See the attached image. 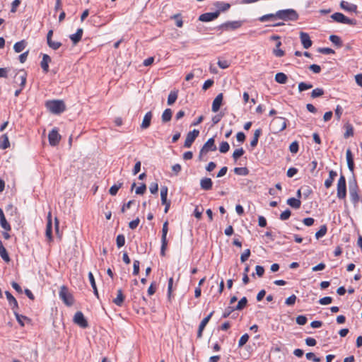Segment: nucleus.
<instances>
[{"label": "nucleus", "instance_id": "37", "mask_svg": "<svg viewBox=\"0 0 362 362\" xmlns=\"http://www.w3.org/2000/svg\"><path fill=\"white\" fill-rule=\"evenodd\" d=\"M10 146V143L8 140V137L6 134H3L1 136L0 140V148L1 149H6Z\"/></svg>", "mask_w": 362, "mask_h": 362}, {"label": "nucleus", "instance_id": "39", "mask_svg": "<svg viewBox=\"0 0 362 362\" xmlns=\"http://www.w3.org/2000/svg\"><path fill=\"white\" fill-rule=\"evenodd\" d=\"M281 45V42L278 41L276 44V48L273 51L274 54L277 57H281L284 55V51L279 48Z\"/></svg>", "mask_w": 362, "mask_h": 362}, {"label": "nucleus", "instance_id": "46", "mask_svg": "<svg viewBox=\"0 0 362 362\" xmlns=\"http://www.w3.org/2000/svg\"><path fill=\"white\" fill-rule=\"evenodd\" d=\"M230 149L229 144L227 141H222L219 146V151L222 153H227Z\"/></svg>", "mask_w": 362, "mask_h": 362}, {"label": "nucleus", "instance_id": "31", "mask_svg": "<svg viewBox=\"0 0 362 362\" xmlns=\"http://www.w3.org/2000/svg\"><path fill=\"white\" fill-rule=\"evenodd\" d=\"M276 12L275 13H269L264 15L262 16H260L258 20L260 22H267V21H274L278 19L276 17Z\"/></svg>", "mask_w": 362, "mask_h": 362}, {"label": "nucleus", "instance_id": "34", "mask_svg": "<svg viewBox=\"0 0 362 362\" xmlns=\"http://www.w3.org/2000/svg\"><path fill=\"white\" fill-rule=\"evenodd\" d=\"M287 204L292 208L297 209L300 207L301 202L300 201L299 199H296V198L292 197V198L288 199Z\"/></svg>", "mask_w": 362, "mask_h": 362}, {"label": "nucleus", "instance_id": "43", "mask_svg": "<svg viewBox=\"0 0 362 362\" xmlns=\"http://www.w3.org/2000/svg\"><path fill=\"white\" fill-rule=\"evenodd\" d=\"M327 230V228L326 225L321 226L320 230L318 231H317L315 233V238L317 239H320V238H322L323 236L325 235Z\"/></svg>", "mask_w": 362, "mask_h": 362}, {"label": "nucleus", "instance_id": "7", "mask_svg": "<svg viewBox=\"0 0 362 362\" xmlns=\"http://www.w3.org/2000/svg\"><path fill=\"white\" fill-rule=\"evenodd\" d=\"M243 21H227L220 25L218 26V29L226 31L235 30L240 28L243 25Z\"/></svg>", "mask_w": 362, "mask_h": 362}, {"label": "nucleus", "instance_id": "3", "mask_svg": "<svg viewBox=\"0 0 362 362\" xmlns=\"http://www.w3.org/2000/svg\"><path fill=\"white\" fill-rule=\"evenodd\" d=\"M46 107L51 112L54 114H60L63 112L66 109L64 103L59 100L47 101L46 103Z\"/></svg>", "mask_w": 362, "mask_h": 362}, {"label": "nucleus", "instance_id": "35", "mask_svg": "<svg viewBox=\"0 0 362 362\" xmlns=\"http://www.w3.org/2000/svg\"><path fill=\"white\" fill-rule=\"evenodd\" d=\"M288 77L284 73L279 72L275 75V81L280 84L286 83Z\"/></svg>", "mask_w": 362, "mask_h": 362}, {"label": "nucleus", "instance_id": "62", "mask_svg": "<svg viewBox=\"0 0 362 362\" xmlns=\"http://www.w3.org/2000/svg\"><path fill=\"white\" fill-rule=\"evenodd\" d=\"M250 256V250L246 249L240 256V261L245 262Z\"/></svg>", "mask_w": 362, "mask_h": 362}, {"label": "nucleus", "instance_id": "25", "mask_svg": "<svg viewBox=\"0 0 362 362\" xmlns=\"http://www.w3.org/2000/svg\"><path fill=\"white\" fill-rule=\"evenodd\" d=\"M51 62V58L49 55L45 54L42 57L40 66L45 73H47L49 71V63Z\"/></svg>", "mask_w": 362, "mask_h": 362}, {"label": "nucleus", "instance_id": "36", "mask_svg": "<svg viewBox=\"0 0 362 362\" xmlns=\"http://www.w3.org/2000/svg\"><path fill=\"white\" fill-rule=\"evenodd\" d=\"M172 110L169 108L165 109L161 116L162 122L165 123L170 121L172 118Z\"/></svg>", "mask_w": 362, "mask_h": 362}, {"label": "nucleus", "instance_id": "23", "mask_svg": "<svg viewBox=\"0 0 362 362\" xmlns=\"http://www.w3.org/2000/svg\"><path fill=\"white\" fill-rule=\"evenodd\" d=\"M346 162H347V165H348L349 170L353 173L354 169V163L353 155H352V153L350 149L346 150Z\"/></svg>", "mask_w": 362, "mask_h": 362}, {"label": "nucleus", "instance_id": "56", "mask_svg": "<svg viewBox=\"0 0 362 362\" xmlns=\"http://www.w3.org/2000/svg\"><path fill=\"white\" fill-rule=\"evenodd\" d=\"M299 145L298 141H293L292 142L289 146V151L292 153H296L298 151Z\"/></svg>", "mask_w": 362, "mask_h": 362}, {"label": "nucleus", "instance_id": "50", "mask_svg": "<svg viewBox=\"0 0 362 362\" xmlns=\"http://www.w3.org/2000/svg\"><path fill=\"white\" fill-rule=\"evenodd\" d=\"M117 246L119 248L124 245L125 244V237L124 235L120 234L117 236L116 238Z\"/></svg>", "mask_w": 362, "mask_h": 362}, {"label": "nucleus", "instance_id": "33", "mask_svg": "<svg viewBox=\"0 0 362 362\" xmlns=\"http://www.w3.org/2000/svg\"><path fill=\"white\" fill-rule=\"evenodd\" d=\"M0 256L6 262H10L9 255L3 245L1 240H0Z\"/></svg>", "mask_w": 362, "mask_h": 362}, {"label": "nucleus", "instance_id": "17", "mask_svg": "<svg viewBox=\"0 0 362 362\" xmlns=\"http://www.w3.org/2000/svg\"><path fill=\"white\" fill-rule=\"evenodd\" d=\"M341 8L348 12L356 13L357 11V6L356 4L349 3L346 1H341L340 3Z\"/></svg>", "mask_w": 362, "mask_h": 362}, {"label": "nucleus", "instance_id": "30", "mask_svg": "<svg viewBox=\"0 0 362 362\" xmlns=\"http://www.w3.org/2000/svg\"><path fill=\"white\" fill-rule=\"evenodd\" d=\"M261 134H262V129H256L255 131L254 135H253V138H252V139L250 141V146H251L252 148H255V147L257 146V145L258 144L259 138Z\"/></svg>", "mask_w": 362, "mask_h": 362}, {"label": "nucleus", "instance_id": "57", "mask_svg": "<svg viewBox=\"0 0 362 362\" xmlns=\"http://www.w3.org/2000/svg\"><path fill=\"white\" fill-rule=\"evenodd\" d=\"M296 298H297L294 294L290 296L288 298H287L286 299V301H285L286 305H287L288 306L293 305L296 303Z\"/></svg>", "mask_w": 362, "mask_h": 362}, {"label": "nucleus", "instance_id": "45", "mask_svg": "<svg viewBox=\"0 0 362 362\" xmlns=\"http://www.w3.org/2000/svg\"><path fill=\"white\" fill-rule=\"evenodd\" d=\"M123 183L122 182H119L118 184H116V185H112L110 189H109V192L110 194L112 195V196H115L117 194L118 190L119 189V188L122 186Z\"/></svg>", "mask_w": 362, "mask_h": 362}, {"label": "nucleus", "instance_id": "28", "mask_svg": "<svg viewBox=\"0 0 362 362\" xmlns=\"http://www.w3.org/2000/svg\"><path fill=\"white\" fill-rule=\"evenodd\" d=\"M83 35V29L78 28L76 33L72 34L69 36L71 40L73 42L74 45H76L82 37Z\"/></svg>", "mask_w": 362, "mask_h": 362}, {"label": "nucleus", "instance_id": "13", "mask_svg": "<svg viewBox=\"0 0 362 362\" xmlns=\"http://www.w3.org/2000/svg\"><path fill=\"white\" fill-rule=\"evenodd\" d=\"M48 139H49V144L51 146H54L59 144V142L61 139V136L59 134V133L56 129H53L49 133Z\"/></svg>", "mask_w": 362, "mask_h": 362}, {"label": "nucleus", "instance_id": "53", "mask_svg": "<svg viewBox=\"0 0 362 362\" xmlns=\"http://www.w3.org/2000/svg\"><path fill=\"white\" fill-rule=\"evenodd\" d=\"M349 192L358 191V185L355 178L353 180H350L349 183Z\"/></svg>", "mask_w": 362, "mask_h": 362}, {"label": "nucleus", "instance_id": "6", "mask_svg": "<svg viewBox=\"0 0 362 362\" xmlns=\"http://www.w3.org/2000/svg\"><path fill=\"white\" fill-rule=\"evenodd\" d=\"M168 232V222L165 221L163 224L162 228V236H161V247H160V255L162 256L165 255V252L168 245L167 240V234Z\"/></svg>", "mask_w": 362, "mask_h": 362}, {"label": "nucleus", "instance_id": "1", "mask_svg": "<svg viewBox=\"0 0 362 362\" xmlns=\"http://www.w3.org/2000/svg\"><path fill=\"white\" fill-rule=\"evenodd\" d=\"M276 16L278 19L285 21H296L298 18V13L292 8L279 10Z\"/></svg>", "mask_w": 362, "mask_h": 362}, {"label": "nucleus", "instance_id": "55", "mask_svg": "<svg viewBox=\"0 0 362 362\" xmlns=\"http://www.w3.org/2000/svg\"><path fill=\"white\" fill-rule=\"evenodd\" d=\"M217 64L221 69H225L229 67L230 62L228 60L218 59Z\"/></svg>", "mask_w": 362, "mask_h": 362}, {"label": "nucleus", "instance_id": "52", "mask_svg": "<svg viewBox=\"0 0 362 362\" xmlns=\"http://www.w3.org/2000/svg\"><path fill=\"white\" fill-rule=\"evenodd\" d=\"M313 88V85L311 83H307L305 82H300L298 84V90L300 92L310 89Z\"/></svg>", "mask_w": 362, "mask_h": 362}, {"label": "nucleus", "instance_id": "54", "mask_svg": "<svg viewBox=\"0 0 362 362\" xmlns=\"http://www.w3.org/2000/svg\"><path fill=\"white\" fill-rule=\"evenodd\" d=\"M47 45H49V47L50 48H52L54 50L58 49L62 46V43L61 42H54V41H52V40H49L47 42Z\"/></svg>", "mask_w": 362, "mask_h": 362}, {"label": "nucleus", "instance_id": "42", "mask_svg": "<svg viewBox=\"0 0 362 362\" xmlns=\"http://www.w3.org/2000/svg\"><path fill=\"white\" fill-rule=\"evenodd\" d=\"M247 303V298L243 297L239 300L237 305L235 306V309L236 310H241L246 306Z\"/></svg>", "mask_w": 362, "mask_h": 362}, {"label": "nucleus", "instance_id": "44", "mask_svg": "<svg viewBox=\"0 0 362 362\" xmlns=\"http://www.w3.org/2000/svg\"><path fill=\"white\" fill-rule=\"evenodd\" d=\"M346 132L344 134V138H349L354 135V128L351 124H346L345 125Z\"/></svg>", "mask_w": 362, "mask_h": 362}, {"label": "nucleus", "instance_id": "49", "mask_svg": "<svg viewBox=\"0 0 362 362\" xmlns=\"http://www.w3.org/2000/svg\"><path fill=\"white\" fill-rule=\"evenodd\" d=\"M324 94V90L322 88H317L313 89L311 92V97L313 98H318L322 96Z\"/></svg>", "mask_w": 362, "mask_h": 362}, {"label": "nucleus", "instance_id": "5", "mask_svg": "<svg viewBox=\"0 0 362 362\" xmlns=\"http://www.w3.org/2000/svg\"><path fill=\"white\" fill-rule=\"evenodd\" d=\"M337 196L339 199H344L346 197V178L341 175L337 182Z\"/></svg>", "mask_w": 362, "mask_h": 362}, {"label": "nucleus", "instance_id": "2", "mask_svg": "<svg viewBox=\"0 0 362 362\" xmlns=\"http://www.w3.org/2000/svg\"><path fill=\"white\" fill-rule=\"evenodd\" d=\"M287 119L283 117H274L270 124L271 129L274 134L282 132L286 128Z\"/></svg>", "mask_w": 362, "mask_h": 362}, {"label": "nucleus", "instance_id": "48", "mask_svg": "<svg viewBox=\"0 0 362 362\" xmlns=\"http://www.w3.org/2000/svg\"><path fill=\"white\" fill-rule=\"evenodd\" d=\"M245 153V151L243 148L235 149L233 153V158L235 161H237V160L241 157Z\"/></svg>", "mask_w": 362, "mask_h": 362}, {"label": "nucleus", "instance_id": "15", "mask_svg": "<svg viewBox=\"0 0 362 362\" xmlns=\"http://www.w3.org/2000/svg\"><path fill=\"white\" fill-rule=\"evenodd\" d=\"M218 17V12L205 13L199 16V20L202 22H209Z\"/></svg>", "mask_w": 362, "mask_h": 362}, {"label": "nucleus", "instance_id": "59", "mask_svg": "<svg viewBox=\"0 0 362 362\" xmlns=\"http://www.w3.org/2000/svg\"><path fill=\"white\" fill-rule=\"evenodd\" d=\"M249 339V335L247 334H243L238 341V346L241 347L245 345Z\"/></svg>", "mask_w": 362, "mask_h": 362}, {"label": "nucleus", "instance_id": "18", "mask_svg": "<svg viewBox=\"0 0 362 362\" xmlns=\"http://www.w3.org/2000/svg\"><path fill=\"white\" fill-rule=\"evenodd\" d=\"M52 214L49 211L47 214V223L46 226L45 235L48 240L50 241L52 240Z\"/></svg>", "mask_w": 362, "mask_h": 362}, {"label": "nucleus", "instance_id": "32", "mask_svg": "<svg viewBox=\"0 0 362 362\" xmlns=\"http://www.w3.org/2000/svg\"><path fill=\"white\" fill-rule=\"evenodd\" d=\"M27 42L24 40L17 42L13 45L14 51L16 53L21 52L25 48Z\"/></svg>", "mask_w": 362, "mask_h": 362}, {"label": "nucleus", "instance_id": "58", "mask_svg": "<svg viewBox=\"0 0 362 362\" xmlns=\"http://www.w3.org/2000/svg\"><path fill=\"white\" fill-rule=\"evenodd\" d=\"M234 310H236L235 309V307L228 306L225 309L224 312L223 313L222 317L227 318Z\"/></svg>", "mask_w": 362, "mask_h": 362}, {"label": "nucleus", "instance_id": "11", "mask_svg": "<svg viewBox=\"0 0 362 362\" xmlns=\"http://www.w3.org/2000/svg\"><path fill=\"white\" fill-rule=\"evenodd\" d=\"M199 134V131L197 129H194L193 131L188 132L186 136L184 146L185 148H190Z\"/></svg>", "mask_w": 362, "mask_h": 362}, {"label": "nucleus", "instance_id": "64", "mask_svg": "<svg viewBox=\"0 0 362 362\" xmlns=\"http://www.w3.org/2000/svg\"><path fill=\"white\" fill-rule=\"evenodd\" d=\"M332 298L329 296L322 298L319 300V303L321 305H329L332 303Z\"/></svg>", "mask_w": 362, "mask_h": 362}, {"label": "nucleus", "instance_id": "27", "mask_svg": "<svg viewBox=\"0 0 362 362\" xmlns=\"http://www.w3.org/2000/svg\"><path fill=\"white\" fill-rule=\"evenodd\" d=\"M0 224H1V226L6 231H8L11 230V226L7 222V221L5 218L4 211L1 208H0Z\"/></svg>", "mask_w": 362, "mask_h": 362}, {"label": "nucleus", "instance_id": "51", "mask_svg": "<svg viewBox=\"0 0 362 362\" xmlns=\"http://www.w3.org/2000/svg\"><path fill=\"white\" fill-rule=\"evenodd\" d=\"M350 199L352 203L356 205L359 202V196L358 194V191L349 192Z\"/></svg>", "mask_w": 362, "mask_h": 362}, {"label": "nucleus", "instance_id": "47", "mask_svg": "<svg viewBox=\"0 0 362 362\" xmlns=\"http://www.w3.org/2000/svg\"><path fill=\"white\" fill-rule=\"evenodd\" d=\"M329 40L338 47H341L342 45L341 40L340 37L337 35H332L329 36Z\"/></svg>", "mask_w": 362, "mask_h": 362}, {"label": "nucleus", "instance_id": "21", "mask_svg": "<svg viewBox=\"0 0 362 362\" xmlns=\"http://www.w3.org/2000/svg\"><path fill=\"white\" fill-rule=\"evenodd\" d=\"M214 6L217 8L216 12H218V16L221 12H225L230 8V4L223 1H216L214 3Z\"/></svg>", "mask_w": 362, "mask_h": 362}, {"label": "nucleus", "instance_id": "29", "mask_svg": "<svg viewBox=\"0 0 362 362\" xmlns=\"http://www.w3.org/2000/svg\"><path fill=\"white\" fill-rule=\"evenodd\" d=\"M124 300V296L123 295L122 289L117 290V295L115 298L113 299V303L117 306H122Z\"/></svg>", "mask_w": 362, "mask_h": 362}, {"label": "nucleus", "instance_id": "14", "mask_svg": "<svg viewBox=\"0 0 362 362\" xmlns=\"http://www.w3.org/2000/svg\"><path fill=\"white\" fill-rule=\"evenodd\" d=\"M214 311L211 312L206 317H204L202 322H200L199 325V329L197 332V337L201 338L202 337V332L204 329L205 327L208 324L209 321L210 320L211 317H212L214 314Z\"/></svg>", "mask_w": 362, "mask_h": 362}, {"label": "nucleus", "instance_id": "20", "mask_svg": "<svg viewBox=\"0 0 362 362\" xmlns=\"http://www.w3.org/2000/svg\"><path fill=\"white\" fill-rule=\"evenodd\" d=\"M15 78L16 79L20 80V81H21L20 86L22 88H24L25 83H26V78H27L26 72L23 69L19 70L16 74Z\"/></svg>", "mask_w": 362, "mask_h": 362}, {"label": "nucleus", "instance_id": "8", "mask_svg": "<svg viewBox=\"0 0 362 362\" xmlns=\"http://www.w3.org/2000/svg\"><path fill=\"white\" fill-rule=\"evenodd\" d=\"M331 18L337 23L347 25H356V20L349 18L341 13H334L331 16Z\"/></svg>", "mask_w": 362, "mask_h": 362}, {"label": "nucleus", "instance_id": "16", "mask_svg": "<svg viewBox=\"0 0 362 362\" xmlns=\"http://www.w3.org/2000/svg\"><path fill=\"white\" fill-rule=\"evenodd\" d=\"M300 38L302 45L305 49H308L312 46V41H311L310 36L308 33H304V32H300Z\"/></svg>", "mask_w": 362, "mask_h": 362}, {"label": "nucleus", "instance_id": "61", "mask_svg": "<svg viewBox=\"0 0 362 362\" xmlns=\"http://www.w3.org/2000/svg\"><path fill=\"white\" fill-rule=\"evenodd\" d=\"M307 317L305 315H298L296 317V323L299 325H304L307 322Z\"/></svg>", "mask_w": 362, "mask_h": 362}, {"label": "nucleus", "instance_id": "40", "mask_svg": "<svg viewBox=\"0 0 362 362\" xmlns=\"http://www.w3.org/2000/svg\"><path fill=\"white\" fill-rule=\"evenodd\" d=\"M177 98V91H171L168 97V105H172Z\"/></svg>", "mask_w": 362, "mask_h": 362}, {"label": "nucleus", "instance_id": "22", "mask_svg": "<svg viewBox=\"0 0 362 362\" xmlns=\"http://www.w3.org/2000/svg\"><path fill=\"white\" fill-rule=\"evenodd\" d=\"M153 115L151 111L146 113V115L144 117L142 123L141 124V128L143 129H146L149 127L151 124V121L152 119Z\"/></svg>", "mask_w": 362, "mask_h": 362}, {"label": "nucleus", "instance_id": "41", "mask_svg": "<svg viewBox=\"0 0 362 362\" xmlns=\"http://www.w3.org/2000/svg\"><path fill=\"white\" fill-rule=\"evenodd\" d=\"M234 173L239 175H247L249 173V170L245 167H237L234 168Z\"/></svg>", "mask_w": 362, "mask_h": 362}, {"label": "nucleus", "instance_id": "26", "mask_svg": "<svg viewBox=\"0 0 362 362\" xmlns=\"http://www.w3.org/2000/svg\"><path fill=\"white\" fill-rule=\"evenodd\" d=\"M5 295L12 309H17L18 308V302L16 299L13 296V295L9 291H6Z\"/></svg>", "mask_w": 362, "mask_h": 362}, {"label": "nucleus", "instance_id": "12", "mask_svg": "<svg viewBox=\"0 0 362 362\" xmlns=\"http://www.w3.org/2000/svg\"><path fill=\"white\" fill-rule=\"evenodd\" d=\"M74 322L82 328H86L88 326L87 320L81 311H78L75 313L74 317Z\"/></svg>", "mask_w": 362, "mask_h": 362}, {"label": "nucleus", "instance_id": "38", "mask_svg": "<svg viewBox=\"0 0 362 362\" xmlns=\"http://www.w3.org/2000/svg\"><path fill=\"white\" fill-rule=\"evenodd\" d=\"M88 279H89L90 284H91V286L93 289L94 294L98 298V289L96 287L95 281L93 273L90 272L88 273Z\"/></svg>", "mask_w": 362, "mask_h": 362}, {"label": "nucleus", "instance_id": "4", "mask_svg": "<svg viewBox=\"0 0 362 362\" xmlns=\"http://www.w3.org/2000/svg\"><path fill=\"white\" fill-rule=\"evenodd\" d=\"M214 142H215L214 139L210 138L204 144V146H202V148L200 150L199 155V159L200 160H206V159H204V156L209 151H215L216 150V146Z\"/></svg>", "mask_w": 362, "mask_h": 362}, {"label": "nucleus", "instance_id": "60", "mask_svg": "<svg viewBox=\"0 0 362 362\" xmlns=\"http://www.w3.org/2000/svg\"><path fill=\"white\" fill-rule=\"evenodd\" d=\"M291 212L289 209H286L280 214V219L286 221L291 216Z\"/></svg>", "mask_w": 362, "mask_h": 362}, {"label": "nucleus", "instance_id": "24", "mask_svg": "<svg viewBox=\"0 0 362 362\" xmlns=\"http://www.w3.org/2000/svg\"><path fill=\"white\" fill-rule=\"evenodd\" d=\"M213 182L211 178L204 177L200 180V187L204 190H210L212 188Z\"/></svg>", "mask_w": 362, "mask_h": 362}, {"label": "nucleus", "instance_id": "63", "mask_svg": "<svg viewBox=\"0 0 362 362\" xmlns=\"http://www.w3.org/2000/svg\"><path fill=\"white\" fill-rule=\"evenodd\" d=\"M305 356H306L307 359L313 360L314 362H320L321 361V359L318 357H316L315 355L312 352L307 353Z\"/></svg>", "mask_w": 362, "mask_h": 362}, {"label": "nucleus", "instance_id": "10", "mask_svg": "<svg viewBox=\"0 0 362 362\" xmlns=\"http://www.w3.org/2000/svg\"><path fill=\"white\" fill-rule=\"evenodd\" d=\"M168 191V189L166 186L161 187V189H160L161 203H162V204L165 205V209H164L165 213H167L168 211L170 206V202L168 201V199H167Z\"/></svg>", "mask_w": 362, "mask_h": 362}, {"label": "nucleus", "instance_id": "9", "mask_svg": "<svg viewBox=\"0 0 362 362\" xmlns=\"http://www.w3.org/2000/svg\"><path fill=\"white\" fill-rule=\"evenodd\" d=\"M59 298L64 301L67 305H71L73 304V298L71 295L69 293L68 289L66 286H63L61 287L59 293Z\"/></svg>", "mask_w": 362, "mask_h": 362}, {"label": "nucleus", "instance_id": "19", "mask_svg": "<svg viewBox=\"0 0 362 362\" xmlns=\"http://www.w3.org/2000/svg\"><path fill=\"white\" fill-rule=\"evenodd\" d=\"M223 98V93H219L216 95V97L214 100L213 103H212V107H211V110L214 112H216L219 110L220 107L222 104Z\"/></svg>", "mask_w": 362, "mask_h": 362}]
</instances>
